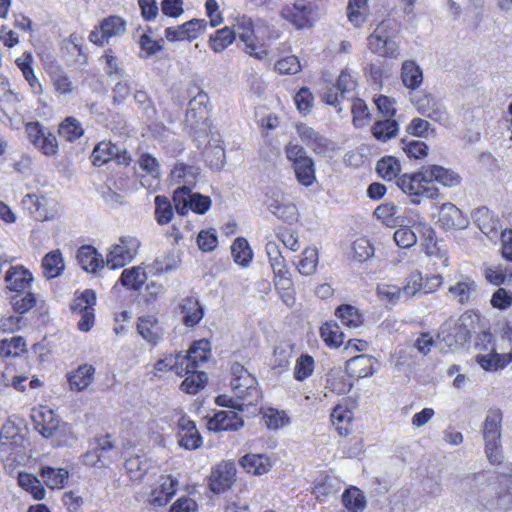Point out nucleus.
<instances>
[{"instance_id":"obj_46","label":"nucleus","mask_w":512,"mask_h":512,"mask_svg":"<svg viewBox=\"0 0 512 512\" xmlns=\"http://www.w3.org/2000/svg\"><path fill=\"white\" fill-rule=\"evenodd\" d=\"M235 38L236 32L226 26L210 36L209 46L214 52L220 53L231 45Z\"/></svg>"},{"instance_id":"obj_64","label":"nucleus","mask_w":512,"mask_h":512,"mask_svg":"<svg viewBox=\"0 0 512 512\" xmlns=\"http://www.w3.org/2000/svg\"><path fill=\"white\" fill-rule=\"evenodd\" d=\"M355 87L356 81L352 75L347 70H343L336 84L337 91L340 92V98L347 100L353 99Z\"/></svg>"},{"instance_id":"obj_52","label":"nucleus","mask_w":512,"mask_h":512,"mask_svg":"<svg viewBox=\"0 0 512 512\" xmlns=\"http://www.w3.org/2000/svg\"><path fill=\"white\" fill-rule=\"evenodd\" d=\"M231 254L234 261L242 266H247L252 260V250L249 247L248 241L243 238H237L231 246Z\"/></svg>"},{"instance_id":"obj_20","label":"nucleus","mask_w":512,"mask_h":512,"mask_svg":"<svg viewBox=\"0 0 512 512\" xmlns=\"http://www.w3.org/2000/svg\"><path fill=\"white\" fill-rule=\"evenodd\" d=\"M209 104L208 95L202 91L189 101L186 122L192 128H198L200 125L206 124L210 112Z\"/></svg>"},{"instance_id":"obj_48","label":"nucleus","mask_w":512,"mask_h":512,"mask_svg":"<svg viewBox=\"0 0 512 512\" xmlns=\"http://www.w3.org/2000/svg\"><path fill=\"white\" fill-rule=\"evenodd\" d=\"M183 374L186 377L181 384V389L188 394H196L200 388L204 387L208 380L205 372H198L196 369H191V371L184 370Z\"/></svg>"},{"instance_id":"obj_7","label":"nucleus","mask_w":512,"mask_h":512,"mask_svg":"<svg viewBox=\"0 0 512 512\" xmlns=\"http://www.w3.org/2000/svg\"><path fill=\"white\" fill-rule=\"evenodd\" d=\"M173 202L177 213L180 215H186L189 210L203 215L212 204L209 196L194 193L189 186L178 187L173 193Z\"/></svg>"},{"instance_id":"obj_12","label":"nucleus","mask_w":512,"mask_h":512,"mask_svg":"<svg viewBox=\"0 0 512 512\" xmlns=\"http://www.w3.org/2000/svg\"><path fill=\"white\" fill-rule=\"evenodd\" d=\"M21 204L23 209L37 221L53 219L57 213L55 199L44 195L27 194L22 198Z\"/></svg>"},{"instance_id":"obj_49","label":"nucleus","mask_w":512,"mask_h":512,"mask_svg":"<svg viewBox=\"0 0 512 512\" xmlns=\"http://www.w3.org/2000/svg\"><path fill=\"white\" fill-rule=\"evenodd\" d=\"M399 126L396 120L387 118L382 121H376L372 126L373 136L382 142H386L395 137L398 133Z\"/></svg>"},{"instance_id":"obj_62","label":"nucleus","mask_w":512,"mask_h":512,"mask_svg":"<svg viewBox=\"0 0 512 512\" xmlns=\"http://www.w3.org/2000/svg\"><path fill=\"white\" fill-rule=\"evenodd\" d=\"M36 297L33 293L16 292L11 297L13 310L18 314H24L36 305Z\"/></svg>"},{"instance_id":"obj_31","label":"nucleus","mask_w":512,"mask_h":512,"mask_svg":"<svg viewBox=\"0 0 512 512\" xmlns=\"http://www.w3.org/2000/svg\"><path fill=\"white\" fill-rule=\"evenodd\" d=\"M473 218L483 234L489 238L497 236L499 221L487 207L476 209Z\"/></svg>"},{"instance_id":"obj_58","label":"nucleus","mask_w":512,"mask_h":512,"mask_svg":"<svg viewBox=\"0 0 512 512\" xmlns=\"http://www.w3.org/2000/svg\"><path fill=\"white\" fill-rule=\"evenodd\" d=\"M368 0H349L348 19L356 27H360L366 21Z\"/></svg>"},{"instance_id":"obj_54","label":"nucleus","mask_w":512,"mask_h":512,"mask_svg":"<svg viewBox=\"0 0 512 512\" xmlns=\"http://www.w3.org/2000/svg\"><path fill=\"white\" fill-rule=\"evenodd\" d=\"M174 371L178 375H183L184 367L181 361L180 352L173 355L170 354L163 359H159L154 365V376H158V372Z\"/></svg>"},{"instance_id":"obj_40","label":"nucleus","mask_w":512,"mask_h":512,"mask_svg":"<svg viewBox=\"0 0 512 512\" xmlns=\"http://www.w3.org/2000/svg\"><path fill=\"white\" fill-rule=\"evenodd\" d=\"M439 222L446 229L465 226L462 212L452 203H445L441 206Z\"/></svg>"},{"instance_id":"obj_6","label":"nucleus","mask_w":512,"mask_h":512,"mask_svg":"<svg viewBox=\"0 0 512 512\" xmlns=\"http://www.w3.org/2000/svg\"><path fill=\"white\" fill-rule=\"evenodd\" d=\"M476 348L479 350L476 362L486 371L503 369L512 362V354L497 353L493 345V336L490 332H482L478 336Z\"/></svg>"},{"instance_id":"obj_35","label":"nucleus","mask_w":512,"mask_h":512,"mask_svg":"<svg viewBox=\"0 0 512 512\" xmlns=\"http://www.w3.org/2000/svg\"><path fill=\"white\" fill-rule=\"evenodd\" d=\"M346 370L351 377L364 378L373 375V358L361 354L351 358L346 363Z\"/></svg>"},{"instance_id":"obj_37","label":"nucleus","mask_w":512,"mask_h":512,"mask_svg":"<svg viewBox=\"0 0 512 512\" xmlns=\"http://www.w3.org/2000/svg\"><path fill=\"white\" fill-rule=\"evenodd\" d=\"M199 174V168L178 163L171 170L170 178L175 183L183 184L182 186H189L191 188L196 184Z\"/></svg>"},{"instance_id":"obj_30","label":"nucleus","mask_w":512,"mask_h":512,"mask_svg":"<svg viewBox=\"0 0 512 512\" xmlns=\"http://www.w3.org/2000/svg\"><path fill=\"white\" fill-rule=\"evenodd\" d=\"M139 334L151 345H157L163 336V330L153 316L140 317L137 324Z\"/></svg>"},{"instance_id":"obj_18","label":"nucleus","mask_w":512,"mask_h":512,"mask_svg":"<svg viewBox=\"0 0 512 512\" xmlns=\"http://www.w3.org/2000/svg\"><path fill=\"white\" fill-rule=\"evenodd\" d=\"M236 466L232 461H223L211 471L209 487L214 493H222L229 489L235 481Z\"/></svg>"},{"instance_id":"obj_13","label":"nucleus","mask_w":512,"mask_h":512,"mask_svg":"<svg viewBox=\"0 0 512 512\" xmlns=\"http://www.w3.org/2000/svg\"><path fill=\"white\" fill-rule=\"evenodd\" d=\"M281 16L297 29L311 27L317 17V6L305 0H298L281 10Z\"/></svg>"},{"instance_id":"obj_39","label":"nucleus","mask_w":512,"mask_h":512,"mask_svg":"<svg viewBox=\"0 0 512 512\" xmlns=\"http://www.w3.org/2000/svg\"><path fill=\"white\" fill-rule=\"evenodd\" d=\"M124 467L132 480H141L152 468V462L145 455H134L126 459Z\"/></svg>"},{"instance_id":"obj_44","label":"nucleus","mask_w":512,"mask_h":512,"mask_svg":"<svg viewBox=\"0 0 512 512\" xmlns=\"http://www.w3.org/2000/svg\"><path fill=\"white\" fill-rule=\"evenodd\" d=\"M335 313L341 324L349 329L359 328L363 323V317L358 309L350 304L339 306Z\"/></svg>"},{"instance_id":"obj_59","label":"nucleus","mask_w":512,"mask_h":512,"mask_svg":"<svg viewBox=\"0 0 512 512\" xmlns=\"http://www.w3.org/2000/svg\"><path fill=\"white\" fill-rule=\"evenodd\" d=\"M317 263L318 250L314 247H308L302 252L297 268L302 275H311L315 271Z\"/></svg>"},{"instance_id":"obj_33","label":"nucleus","mask_w":512,"mask_h":512,"mask_svg":"<svg viewBox=\"0 0 512 512\" xmlns=\"http://www.w3.org/2000/svg\"><path fill=\"white\" fill-rule=\"evenodd\" d=\"M401 80L403 85L410 89H418L423 82V71L413 60H406L401 67Z\"/></svg>"},{"instance_id":"obj_8","label":"nucleus","mask_w":512,"mask_h":512,"mask_svg":"<svg viewBox=\"0 0 512 512\" xmlns=\"http://www.w3.org/2000/svg\"><path fill=\"white\" fill-rule=\"evenodd\" d=\"M411 101L422 116L445 127L450 124V116L445 105L435 95L423 92L415 95Z\"/></svg>"},{"instance_id":"obj_47","label":"nucleus","mask_w":512,"mask_h":512,"mask_svg":"<svg viewBox=\"0 0 512 512\" xmlns=\"http://www.w3.org/2000/svg\"><path fill=\"white\" fill-rule=\"evenodd\" d=\"M58 133L68 142H74L84 134L80 121L74 117L65 118L58 128Z\"/></svg>"},{"instance_id":"obj_50","label":"nucleus","mask_w":512,"mask_h":512,"mask_svg":"<svg viewBox=\"0 0 512 512\" xmlns=\"http://www.w3.org/2000/svg\"><path fill=\"white\" fill-rule=\"evenodd\" d=\"M96 305V293L91 289H86L73 299L70 309L74 314H82L94 310Z\"/></svg>"},{"instance_id":"obj_15","label":"nucleus","mask_w":512,"mask_h":512,"mask_svg":"<svg viewBox=\"0 0 512 512\" xmlns=\"http://www.w3.org/2000/svg\"><path fill=\"white\" fill-rule=\"evenodd\" d=\"M266 196L267 208L274 216L288 223L297 221L298 209L296 205L289 202L280 189L271 188Z\"/></svg>"},{"instance_id":"obj_16","label":"nucleus","mask_w":512,"mask_h":512,"mask_svg":"<svg viewBox=\"0 0 512 512\" xmlns=\"http://www.w3.org/2000/svg\"><path fill=\"white\" fill-rule=\"evenodd\" d=\"M296 131L301 141L315 154L327 156L334 152V142L326 138L312 127H309L306 124H300L297 125Z\"/></svg>"},{"instance_id":"obj_28","label":"nucleus","mask_w":512,"mask_h":512,"mask_svg":"<svg viewBox=\"0 0 512 512\" xmlns=\"http://www.w3.org/2000/svg\"><path fill=\"white\" fill-rule=\"evenodd\" d=\"M76 259L81 268L90 273H96L99 268H103L105 265L102 255L94 247L88 245L81 246L78 249Z\"/></svg>"},{"instance_id":"obj_60","label":"nucleus","mask_w":512,"mask_h":512,"mask_svg":"<svg viewBox=\"0 0 512 512\" xmlns=\"http://www.w3.org/2000/svg\"><path fill=\"white\" fill-rule=\"evenodd\" d=\"M25 350V340L20 336L0 341V355L3 357H16Z\"/></svg>"},{"instance_id":"obj_34","label":"nucleus","mask_w":512,"mask_h":512,"mask_svg":"<svg viewBox=\"0 0 512 512\" xmlns=\"http://www.w3.org/2000/svg\"><path fill=\"white\" fill-rule=\"evenodd\" d=\"M49 76L54 87V91L58 96L65 97L74 92L76 87L69 75L60 66L52 67L49 71Z\"/></svg>"},{"instance_id":"obj_57","label":"nucleus","mask_w":512,"mask_h":512,"mask_svg":"<svg viewBox=\"0 0 512 512\" xmlns=\"http://www.w3.org/2000/svg\"><path fill=\"white\" fill-rule=\"evenodd\" d=\"M155 203V219L159 225L168 224L174 215L172 204L169 199L162 195H157Z\"/></svg>"},{"instance_id":"obj_55","label":"nucleus","mask_w":512,"mask_h":512,"mask_svg":"<svg viewBox=\"0 0 512 512\" xmlns=\"http://www.w3.org/2000/svg\"><path fill=\"white\" fill-rule=\"evenodd\" d=\"M320 335L330 347L337 348L343 344L344 334L337 323L327 322L323 324L320 328Z\"/></svg>"},{"instance_id":"obj_19","label":"nucleus","mask_w":512,"mask_h":512,"mask_svg":"<svg viewBox=\"0 0 512 512\" xmlns=\"http://www.w3.org/2000/svg\"><path fill=\"white\" fill-rule=\"evenodd\" d=\"M271 268L275 276V285L287 288L291 285L288 275L286 260L276 242L269 241L265 247Z\"/></svg>"},{"instance_id":"obj_38","label":"nucleus","mask_w":512,"mask_h":512,"mask_svg":"<svg viewBox=\"0 0 512 512\" xmlns=\"http://www.w3.org/2000/svg\"><path fill=\"white\" fill-rule=\"evenodd\" d=\"M241 466L254 475H262L271 468V462L268 456L264 454H247L240 460Z\"/></svg>"},{"instance_id":"obj_27","label":"nucleus","mask_w":512,"mask_h":512,"mask_svg":"<svg viewBox=\"0 0 512 512\" xmlns=\"http://www.w3.org/2000/svg\"><path fill=\"white\" fill-rule=\"evenodd\" d=\"M138 164L147 174L140 179L141 185L147 189L157 186L161 176L158 160L149 153H143L139 157Z\"/></svg>"},{"instance_id":"obj_53","label":"nucleus","mask_w":512,"mask_h":512,"mask_svg":"<svg viewBox=\"0 0 512 512\" xmlns=\"http://www.w3.org/2000/svg\"><path fill=\"white\" fill-rule=\"evenodd\" d=\"M18 484L31 493L36 500H42L45 497V490L40 480L29 473H19Z\"/></svg>"},{"instance_id":"obj_51","label":"nucleus","mask_w":512,"mask_h":512,"mask_svg":"<svg viewBox=\"0 0 512 512\" xmlns=\"http://www.w3.org/2000/svg\"><path fill=\"white\" fill-rule=\"evenodd\" d=\"M331 421L339 435L346 436L350 433V421L352 412L342 406H336L331 412Z\"/></svg>"},{"instance_id":"obj_61","label":"nucleus","mask_w":512,"mask_h":512,"mask_svg":"<svg viewBox=\"0 0 512 512\" xmlns=\"http://www.w3.org/2000/svg\"><path fill=\"white\" fill-rule=\"evenodd\" d=\"M315 368L314 359L308 354H302L297 358L294 367V378L297 381H304L309 378Z\"/></svg>"},{"instance_id":"obj_2","label":"nucleus","mask_w":512,"mask_h":512,"mask_svg":"<svg viewBox=\"0 0 512 512\" xmlns=\"http://www.w3.org/2000/svg\"><path fill=\"white\" fill-rule=\"evenodd\" d=\"M437 182L446 187H453L460 183V177L454 171L439 165H426L413 174H404L397 179V186L412 197L414 204H419V197L435 199L439 190L434 183Z\"/></svg>"},{"instance_id":"obj_14","label":"nucleus","mask_w":512,"mask_h":512,"mask_svg":"<svg viewBox=\"0 0 512 512\" xmlns=\"http://www.w3.org/2000/svg\"><path fill=\"white\" fill-rule=\"evenodd\" d=\"M139 242L134 237L120 238L119 243L113 245L106 256V266L112 270L124 267L136 256Z\"/></svg>"},{"instance_id":"obj_42","label":"nucleus","mask_w":512,"mask_h":512,"mask_svg":"<svg viewBox=\"0 0 512 512\" xmlns=\"http://www.w3.org/2000/svg\"><path fill=\"white\" fill-rule=\"evenodd\" d=\"M64 261L60 251H51L42 260L43 275L47 279L58 277L64 270Z\"/></svg>"},{"instance_id":"obj_25","label":"nucleus","mask_w":512,"mask_h":512,"mask_svg":"<svg viewBox=\"0 0 512 512\" xmlns=\"http://www.w3.org/2000/svg\"><path fill=\"white\" fill-rule=\"evenodd\" d=\"M96 369L93 365L82 364L67 374L69 389L73 392L85 391L95 379Z\"/></svg>"},{"instance_id":"obj_26","label":"nucleus","mask_w":512,"mask_h":512,"mask_svg":"<svg viewBox=\"0 0 512 512\" xmlns=\"http://www.w3.org/2000/svg\"><path fill=\"white\" fill-rule=\"evenodd\" d=\"M6 287L15 292H24L33 281L32 273L22 265L10 266L5 273Z\"/></svg>"},{"instance_id":"obj_1","label":"nucleus","mask_w":512,"mask_h":512,"mask_svg":"<svg viewBox=\"0 0 512 512\" xmlns=\"http://www.w3.org/2000/svg\"><path fill=\"white\" fill-rule=\"evenodd\" d=\"M462 484L469 486L478 503L490 511L512 508V467L507 474L474 473L464 478Z\"/></svg>"},{"instance_id":"obj_23","label":"nucleus","mask_w":512,"mask_h":512,"mask_svg":"<svg viewBox=\"0 0 512 512\" xmlns=\"http://www.w3.org/2000/svg\"><path fill=\"white\" fill-rule=\"evenodd\" d=\"M179 445L187 450H195L202 445V437L195 423L186 416L178 421Z\"/></svg>"},{"instance_id":"obj_21","label":"nucleus","mask_w":512,"mask_h":512,"mask_svg":"<svg viewBox=\"0 0 512 512\" xmlns=\"http://www.w3.org/2000/svg\"><path fill=\"white\" fill-rule=\"evenodd\" d=\"M32 419L36 430L45 438L54 437L60 426L59 417L49 408L34 410Z\"/></svg>"},{"instance_id":"obj_32","label":"nucleus","mask_w":512,"mask_h":512,"mask_svg":"<svg viewBox=\"0 0 512 512\" xmlns=\"http://www.w3.org/2000/svg\"><path fill=\"white\" fill-rule=\"evenodd\" d=\"M183 323L186 326L193 327L198 324L203 316L204 309L197 298L186 297L180 305Z\"/></svg>"},{"instance_id":"obj_56","label":"nucleus","mask_w":512,"mask_h":512,"mask_svg":"<svg viewBox=\"0 0 512 512\" xmlns=\"http://www.w3.org/2000/svg\"><path fill=\"white\" fill-rule=\"evenodd\" d=\"M376 171L381 178L390 181L400 172V164L395 157L385 156L377 162Z\"/></svg>"},{"instance_id":"obj_45","label":"nucleus","mask_w":512,"mask_h":512,"mask_svg":"<svg viewBox=\"0 0 512 512\" xmlns=\"http://www.w3.org/2000/svg\"><path fill=\"white\" fill-rule=\"evenodd\" d=\"M40 474L44 483L51 489L62 488L69 477L67 470L49 466L42 467Z\"/></svg>"},{"instance_id":"obj_41","label":"nucleus","mask_w":512,"mask_h":512,"mask_svg":"<svg viewBox=\"0 0 512 512\" xmlns=\"http://www.w3.org/2000/svg\"><path fill=\"white\" fill-rule=\"evenodd\" d=\"M476 289L477 285L475 281L466 278L463 281H458L456 284L451 285L448 292L452 300L463 305L469 302L471 296L476 292Z\"/></svg>"},{"instance_id":"obj_63","label":"nucleus","mask_w":512,"mask_h":512,"mask_svg":"<svg viewBox=\"0 0 512 512\" xmlns=\"http://www.w3.org/2000/svg\"><path fill=\"white\" fill-rule=\"evenodd\" d=\"M379 299L387 304L396 305L402 298L400 287L393 284L381 283L377 285Z\"/></svg>"},{"instance_id":"obj_29","label":"nucleus","mask_w":512,"mask_h":512,"mask_svg":"<svg viewBox=\"0 0 512 512\" xmlns=\"http://www.w3.org/2000/svg\"><path fill=\"white\" fill-rule=\"evenodd\" d=\"M214 430H237L243 426V419L235 410H222L214 414L209 422Z\"/></svg>"},{"instance_id":"obj_4","label":"nucleus","mask_w":512,"mask_h":512,"mask_svg":"<svg viewBox=\"0 0 512 512\" xmlns=\"http://www.w3.org/2000/svg\"><path fill=\"white\" fill-rule=\"evenodd\" d=\"M231 388L235 396L246 405H252L260 397L256 378L240 363L231 365Z\"/></svg>"},{"instance_id":"obj_3","label":"nucleus","mask_w":512,"mask_h":512,"mask_svg":"<svg viewBox=\"0 0 512 512\" xmlns=\"http://www.w3.org/2000/svg\"><path fill=\"white\" fill-rule=\"evenodd\" d=\"M502 421V411L500 409H490L482 426L485 454L491 464H500L503 460L501 443Z\"/></svg>"},{"instance_id":"obj_36","label":"nucleus","mask_w":512,"mask_h":512,"mask_svg":"<svg viewBox=\"0 0 512 512\" xmlns=\"http://www.w3.org/2000/svg\"><path fill=\"white\" fill-rule=\"evenodd\" d=\"M341 500L346 512H363L367 505L364 493L355 486L347 488Z\"/></svg>"},{"instance_id":"obj_43","label":"nucleus","mask_w":512,"mask_h":512,"mask_svg":"<svg viewBox=\"0 0 512 512\" xmlns=\"http://www.w3.org/2000/svg\"><path fill=\"white\" fill-rule=\"evenodd\" d=\"M147 279L146 272L140 266L124 269L119 282L127 289L138 291Z\"/></svg>"},{"instance_id":"obj_5","label":"nucleus","mask_w":512,"mask_h":512,"mask_svg":"<svg viewBox=\"0 0 512 512\" xmlns=\"http://www.w3.org/2000/svg\"><path fill=\"white\" fill-rule=\"evenodd\" d=\"M285 153L287 159L292 163L297 181L305 187L311 186L316 181L315 163L304 147L289 143L285 148Z\"/></svg>"},{"instance_id":"obj_11","label":"nucleus","mask_w":512,"mask_h":512,"mask_svg":"<svg viewBox=\"0 0 512 512\" xmlns=\"http://www.w3.org/2000/svg\"><path fill=\"white\" fill-rule=\"evenodd\" d=\"M91 160L93 165L98 167L111 160H114L118 165L128 166L132 157L123 145L104 140L94 147Z\"/></svg>"},{"instance_id":"obj_24","label":"nucleus","mask_w":512,"mask_h":512,"mask_svg":"<svg viewBox=\"0 0 512 512\" xmlns=\"http://www.w3.org/2000/svg\"><path fill=\"white\" fill-rule=\"evenodd\" d=\"M209 355L210 343L204 339L195 341L186 355L180 352L184 370L187 371L196 369L200 363L206 362L209 358Z\"/></svg>"},{"instance_id":"obj_17","label":"nucleus","mask_w":512,"mask_h":512,"mask_svg":"<svg viewBox=\"0 0 512 512\" xmlns=\"http://www.w3.org/2000/svg\"><path fill=\"white\" fill-rule=\"evenodd\" d=\"M126 30V22L119 16H109L95 27L89 34V40L96 45L103 46L112 37L122 35Z\"/></svg>"},{"instance_id":"obj_9","label":"nucleus","mask_w":512,"mask_h":512,"mask_svg":"<svg viewBox=\"0 0 512 512\" xmlns=\"http://www.w3.org/2000/svg\"><path fill=\"white\" fill-rule=\"evenodd\" d=\"M236 36L243 43V50L249 56L257 60H264L269 56V46L265 43L258 44L255 42L253 22L250 18L242 17L235 24Z\"/></svg>"},{"instance_id":"obj_22","label":"nucleus","mask_w":512,"mask_h":512,"mask_svg":"<svg viewBox=\"0 0 512 512\" xmlns=\"http://www.w3.org/2000/svg\"><path fill=\"white\" fill-rule=\"evenodd\" d=\"M178 480L171 475H162L158 479V485L152 489L149 502L157 507L165 506L174 496Z\"/></svg>"},{"instance_id":"obj_10","label":"nucleus","mask_w":512,"mask_h":512,"mask_svg":"<svg viewBox=\"0 0 512 512\" xmlns=\"http://www.w3.org/2000/svg\"><path fill=\"white\" fill-rule=\"evenodd\" d=\"M389 21H382L368 36L367 45L371 52L382 57L396 59L400 55L398 44L390 38L388 29Z\"/></svg>"}]
</instances>
